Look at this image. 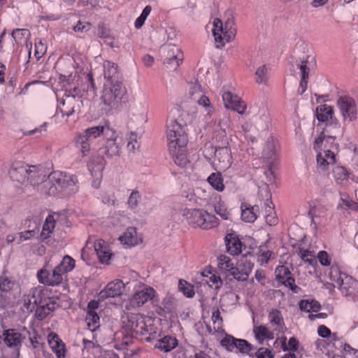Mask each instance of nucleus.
Returning a JSON list of instances; mask_svg holds the SVG:
<instances>
[{
	"label": "nucleus",
	"mask_w": 358,
	"mask_h": 358,
	"mask_svg": "<svg viewBox=\"0 0 358 358\" xmlns=\"http://www.w3.org/2000/svg\"><path fill=\"white\" fill-rule=\"evenodd\" d=\"M141 199V195L140 192L137 190L132 191L127 200L128 207L131 209L136 208Z\"/></svg>",
	"instance_id": "55"
},
{
	"label": "nucleus",
	"mask_w": 358,
	"mask_h": 358,
	"mask_svg": "<svg viewBox=\"0 0 358 358\" xmlns=\"http://www.w3.org/2000/svg\"><path fill=\"white\" fill-rule=\"evenodd\" d=\"M253 264L248 260L241 261L237 263L234 269L229 274L239 281L247 280L250 274Z\"/></svg>",
	"instance_id": "25"
},
{
	"label": "nucleus",
	"mask_w": 358,
	"mask_h": 358,
	"mask_svg": "<svg viewBox=\"0 0 358 358\" xmlns=\"http://www.w3.org/2000/svg\"><path fill=\"white\" fill-rule=\"evenodd\" d=\"M76 266L75 260L70 256L66 255L64 257L61 263L57 266L60 268L62 275L71 271Z\"/></svg>",
	"instance_id": "46"
},
{
	"label": "nucleus",
	"mask_w": 358,
	"mask_h": 358,
	"mask_svg": "<svg viewBox=\"0 0 358 358\" xmlns=\"http://www.w3.org/2000/svg\"><path fill=\"white\" fill-rule=\"evenodd\" d=\"M178 345L176 338L171 336H165L159 339L155 345V348L164 352H169L176 348Z\"/></svg>",
	"instance_id": "33"
},
{
	"label": "nucleus",
	"mask_w": 358,
	"mask_h": 358,
	"mask_svg": "<svg viewBox=\"0 0 358 358\" xmlns=\"http://www.w3.org/2000/svg\"><path fill=\"white\" fill-rule=\"evenodd\" d=\"M152 11V7L150 5L146 6L143 10L141 14L136 18L134 22V27L136 29H141L145 23L148 15Z\"/></svg>",
	"instance_id": "53"
},
{
	"label": "nucleus",
	"mask_w": 358,
	"mask_h": 358,
	"mask_svg": "<svg viewBox=\"0 0 358 358\" xmlns=\"http://www.w3.org/2000/svg\"><path fill=\"white\" fill-rule=\"evenodd\" d=\"M76 144V147L82 153L83 157H85L89 155L91 148V142L90 140L82 133L77 136Z\"/></svg>",
	"instance_id": "40"
},
{
	"label": "nucleus",
	"mask_w": 358,
	"mask_h": 358,
	"mask_svg": "<svg viewBox=\"0 0 358 358\" xmlns=\"http://www.w3.org/2000/svg\"><path fill=\"white\" fill-rule=\"evenodd\" d=\"M79 189L77 176L66 172L54 171L49 176L43 187V192L49 196L60 194H71Z\"/></svg>",
	"instance_id": "3"
},
{
	"label": "nucleus",
	"mask_w": 358,
	"mask_h": 358,
	"mask_svg": "<svg viewBox=\"0 0 358 358\" xmlns=\"http://www.w3.org/2000/svg\"><path fill=\"white\" fill-rule=\"evenodd\" d=\"M124 326L132 336L141 341H150L157 334L154 319L140 313H129L123 321Z\"/></svg>",
	"instance_id": "4"
},
{
	"label": "nucleus",
	"mask_w": 358,
	"mask_h": 358,
	"mask_svg": "<svg viewBox=\"0 0 358 358\" xmlns=\"http://www.w3.org/2000/svg\"><path fill=\"white\" fill-rule=\"evenodd\" d=\"M24 175V185H30L33 187L44 182L46 174L44 168L41 166H27Z\"/></svg>",
	"instance_id": "13"
},
{
	"label": "nucleus",
	"mask_w": 358,
	"mask_h": 358,
	"mask_svg": "<svg viewBox=\"0 0 358 358\" xmlns=\"http://www.w3.org/2000/svg\"><path fill=\"white\" fill-rule=\"evenodd\" d=\"M259 208L258 206H251L249 203L241 204V219L246 222H254L257 218V213Z\"/></svg>",
	"instance_id": "32"
},
{
	"label": "nucleus",
	"mask_w": 358,
	"mask_h": 358,
	"mask_svg": "<svg viewBox=\"0 0 358 358\" xmlns=\"http://www.w3.org/2000/svg\"><path fill=\"white\" fill-rule=\"evenodd\" d=\"M333 176L336 182L341 185L344 181L348 180L349 173L345 167L337 166L333 170Z\"/></svg>",
	"instance_id": "47"
},
{
	"label": "nucleus",
	"mask_w": 358,
	"mask_h": 358,
	"mask_svg": "<svg viewBox=\"0 0 358 358\" xmlns=\"http://www.w3.org/2000/svg\"><path fill=\"white\" fill-rule=\"evenodd\" d=\"M55 217H58L59 215L53 213L46 217L41 234V238L46 239L53 233L56 224Z\"/></svg>",
	"instance_id": "35"
},
{
	"label": "nucleus",
	"mask_w": 358,
	"mask_h": 358,
	"mask_svg": "<svg viewBox=\"0 0 358 358\" xmlns=\"http://www.w3.org/2000/svg\"><path fill=\"white\" fill-rule=\"evenodd\" d=\"M94 250L101 264H110L113 253L108 242L103 239H97L94 243Z\"/></svg>",
	"instance_id": "19"
},
{
	"label": "nucleus",
	"mask_w": 358,
	"mask_h": 358,
	"mask_svg": "<svg viewBox=\"0 0 358 358\" xmlns=\"http://www.w3.org/2000/svg\"><path fill=\"white\" fill-rule=\"evenodd\" d=\"M253 333L259 343H263L266 340H272L274 338L273 333L265 325L255 326Z\"/></svg>",
	"instance_id": "38"
},
{
	"label": "nucleus",
	"mask_w": 358,
	"mask_h": 358,
	"mask_svg": "<svg viewBox=\"0 0 358 358\" xmlns=\"http://www.w3.org/2000/svg\"><path fill=\"white\" fill-rule=\"evenodd\" d=\"M220 343L223 348L230 352L250 354L252 350V345L246 340L236 338L231 335H227L221 340Z\"/></svg>",
	"instance_id": "12"
},
{
	"label": "nucleus",
	"mask_w": 358,
	"mask_h": 358,
	"mask_svg": "<svg viewBox=\"0 0 358 358\" xmlns=\"http://www.w3.org/2000/svg\"><path fill=\"white\" fill-rule=\"evenodd\" d=\"M48 343L57 358H64L66 356L65 345L57 334L50 333L48 335Z\"/></svg>",
	"instance_id": "28"
},
{
	"label": "nucleus",
	"mask_w": 358,
	"mask_h": 358,
	"mask_svg": "<svg viewBox=\"0 0 358 358\" xmlns=\"http://www.w3.org/2000/svg\"><path fill=\"white\" fill-rule=\"evenodd\" d=\"M298 255L305 262H308L310 265H313L316 262L315 256L313 251H310L302 248H299L296 250Z\"/></svg>",
	"instance_id": "51"
},
{
	"label": "nucleus",
	"mask_w": 358,
	"mask_h": 358,
	"mask_svg": "<svg viewBox=\"0 0 358 358\" xmlns=\"http://www.w3.org/2000/svg\"><path fill=\"white\" fill-rule=\"evenodd\" d=\"M337 105L344 122H351L357 117V108L353 98L344 96L337 101Z\"/></svg>",
	"instance_id": "11"
},
{
	"label": "nucleus",
	"mask_w": 358,
	"mask_h": 358,
	"mask_svg": "<svg viewBox=\"0 0 358 358\" xmlns=\"http://www.w3.org/2000/svg\"><path fill=\"white\" fill-rule=\"evenodd\" d=\"M77 103L78 99L75 96L65 95L58 101L55 117L59 118L60 116L67 121V118L74 113V108Z\"/></svg>",
	"instance_id": "14"
},
{
	"label": "nucleus",
	"mask_w": 358,
	"mask_h": 358,
	"mask_svg": "<svg viewBox=\"0 0 358 358\" xmlns=\"http://www.w3.org/2000/svg\"><path fill=\"white\" fill-rule=\"evenodd\" d=\"M122 244L134 247L142 243V238L138 235L135 227H128L119 238Z\"/></svg>",
	"instance_id": "27"
},
{
	"label": "nucleus",
	"mask_w": 358,
	"mask_h": 358,
	"mask_svg": "<svg viewBox=\"0 0 358 358\" xmlns=\"http://www.w3.org/2000/svg\"><path fill=\"white\" fill-rule=\"evenodd\" d=\"M127 90L121 82H104L101 96V102L109 107H117L126 95Z\"/></svg>",
	"instance_id": "8"
},
{
	"label": "nucleus",
	"mask_w": 358,
	"mask_h": 358,
	"mask_svg": "<svg viewBox=\"0 0 358 358\" xmlns=\"http://www.w3.org/2000/svg\"><path fill=\"white\" fill-rule=\"evenodd\" d=\"M103 66V77L105 82H120L118 80V69L117 65L110 61H104Z\"/></svg>",
	"instance_id": "31"
},
{
	"label": "nucleus",
	"mask_w": 358,
	"mask_h": 358,
	"mask_svg": "<svg viewBox=\"0 0 358 358\" xmlns=\"http://www.w3.org/2000/svg\"><path fill=\"white\" fill-rule=\"evenodd\" d=\"M329 132L326 129L315 140L313 148L317 152V169L326 171L330 165L336 163L335 152L338 150V144L335 143L336 136H325L324 132Z\"/></svg>",
	"instance_id": "5"
},
{
	"label": "nucleus",
	"mask_w": 358,
	"mask_h": 358,
	"mask_svg": "<svg viewBox=\"0 0 358 358\" xmlns=\"http://www.w3.org/2000/svg\"><path fill=\"white\" fill-rule=\"evenodd\" d=\"M224 242L227 252L231 255H240L243 249H245V245L241 241L238 236L234 233H229L225 236Z\"/></svg>",
	"instance_id": "23"
},
{
	"label": "nucleus",
	"mask_w": 358,
	"mask_h": 358,
	"mask_svg": "<svg viewBox=\"0 0 358 358\" xmlns=\"http://www.w3.org/2000/svg\"><path fill=\"white\" fill-rule=\"evenodd\" d=\"M215 211L223 220H227L231 219L230 211L222 204L218 203L215 205Z\"/></svg>",
	"instance_id": "60"
},
{
	"label": "nucleus",
	"mask_w": 358,
	"mask_h": 358,
	"mask_svg": "<svg viewBox=\"0 0 358 358\" xmlns=\"http://www.w3.org/2000/svg\"><path fill=\"white\" fill-rule=\"evenodd\" d=\"M204 94L202 87L198 83H192L189 90V94L192 100L196 101L199 97Z\"/></svg>",
	"instance_id": "56"
},
{
	"label": "nucleus",
	"mask_w": 358,
	"mask_h": 358,
	"mask_svg": "<svg viewBox=\"0 0 358 358\" xmlns=\"http://www.w3.org/2000/svg\"><path fill=\"white\" fill-rule=\"evenodd\" d=\"M47 131V123L45 122L42 125L38 127H36L34 129L24 131V136H31V135H36V137L41 136L43 134Z\"/></svg>",
	"instance_id": "62"
},
{
	"label": "nucleus",
	"mask_w": 358,
	"mask_h": 358,
	"mask_svg": "<svg viewBox=\"0 0 358 358\" xmlns=\"http://www.w3.org/2000/svg\"><path fill=\"white\" fill-rule=\"evenodd\" d=\"M215 161L217 162V166L220 169H227L232 164L231 152L229 147H221L215 150Z\"/></svg>",
	"instance_id": "26"
},
{
	"label": "nucleus",
	"mask_w": 358,
	"mask_h": 358,
	"mask_svg": "<svg viewBox=\"0 0 358 358\" xmlns=\"http://www.w3.org/2000/svg\"><path fill=\"white\" fill-rule=\"evenodd\" d=\"M334 115V109L331 106L322 104L316 108L317 118L320 122H329L330 126L339 129L340 124Z\"/></svg>",
	"instance_id": "20"
},
{
	"label": "nucleus",
	"mask_w": 358,
	"mask_h": 358,
	"mask_svg": "<svg viewBox=\"0 0 358 358\" xmlns=\"http://www.w3.org/2000/svg\"><path fill=\"white\" fill-rule=\"evenodd\" d=\"M9 176L13 181H15L17 184L21 183L22 179V164L21 162H15L13 163L10 170Z\"/></svg>",
	"instance_id": "45"
},
{
	"label": "nucleus",
	"mask_w": 358,
	"mask_h": 358,
	"mask_svg": "<svg viewBox=\"0 0 358 358\" xmlns=\"http://www.w3.org/2000/svg\"><path fill=\"white\" fill-rule=\"evenodd\" d=\"M274 258V253L265 248H261L257 253V260L261 266L266 265L269 260Z\"/></svg>",
	"instance_id": "50"
},
{
	"label": "nucleus",
	"mask_w": 358,
	"mask_h": 358,
	"mask_svg": "<svg viewBox=\"0 0 358 358\" xmlns=\"http://www.w3.org/2000/svg\"><path fill=\"white\" fill-rule=\"evenodd\" d=\"M168 149L176 164L185 167L189 163L187 145V134L184 125L171 120L167 127Z\"/></svg>",
	"instance_id": "2"
},
{
	"label": "nucleus",
	"mask_w": 358,
	"mask_h": 358,
	"mask_svg": "<svg viewBox=\"0 0 358 358\" xmlns=\"http://www.w3.org/2000/svg\"><path fill=\"white\" fill-rule=\"evenodd\" d=\"M127 148L129 152H134L140 148V143L136 133L133 131L129 133L127 137Z\"/></svg>",
	"instance_id": "52"
},
{
	"label": "nucleus",
	"mask_w": 358,
	"mask_h": 358,
	"mask_svg": "<svg viewBox=\"0 0 358 358\" xmlns=\"http://www.w3.org/2000/svg\"><path fill=\"white\" fill-rule=\"evenodd\" d=\"M4 343L9 347L16 346L21 342V334L16 333L13 329L6 330L3 333Z\"/></svg>",
	"instance_id": "43"
},
{
	"label": "nucleus",
	"mask_w": 358,
	"mask_h": 358,
	"mask_svg": "<svg viewBox=\"0 0 358 358\" xmlns=\"http://www.w3.org/2000/svg\"><path fill=\"white\" fill-rule=\"evenodd\" d=\"M178 288L187 297H193L195 294L193 287L185 280H180L179 281Z\"/></svg>",
	"instance_id": "57"
},
{
	"label": "nucleus",
	"mask_w": 358,
	"mask_h": 358,
	"mask_svg": "<svg viewBox=\"0 0 358 358\" xmlns=\"http://www.w3.org/2000/svg\"><path fill=\"white\" fill-rule=\"evenodd\" d=\"M235 18L230 15L222 21L215 18L213 21L212 33L214 37L215 48L222 49L227 43L231 42L236 35Z\"/></svg>",
	"instance_id": "6"
},
{
	"label": "nucleus",
	"mask_w": 358,
	"mask_h": 358,
	"mask_svg": "<svg viewBox=\"0 0 358 358\" xmlns=\"http://www.w3.org/2000/svg\"><path fill=\"white\" fill-rule=\"evenodd\" d=\"M14 291L20 293V285L13 280L8 276L2 275L0 276V297L3 296V293L10 292L12 294Z\"/></svg>",
	"instance_id": "30"
},
{
	"label": "nucleus",
	"mask_w": 358,
	"mask_h": 358,
	"mask_svg": "<svg viewBox=\"0 0 358 358\" xmlns=\"http://www.w3.org/2000/svg\"><path fill=\"white\" fill-rule=\"evenodd\" d=\"M345 343V341L343 336H339L336 332L333 333L331 338L329 340V353L338 355L343 350Z\"/></svg>",
	"instance_id": "37"
},
{
	"label": "nucleus",
	"mask_w": 358,
	"mask_h": 358,
	"mask_svg": "<svg viewBox=\"0 0 358 358\" xmlns=\"http://www.w3.org/2000/svg\"><path fill=\"white\" fill-rule=\"evenodd\" d=\"M37 278L41 283L50 286H57L63 281V275L60 268L55 267L52 271L45 268L39 270L37 273Z\"/></svg>",
	"instance_id": "15"
},
{
	"label": "nucleus",
	"mask_w": 358,
	"mask_h": 358,
	"mask_svg": "<svg viewBox=\"0 0 358 358\" xmlns=\"http://www.w3.org/2000/svg\"><path fill=\"white\" fill-rule=\"evenodd\" d=\"M213 328L215 331L219 332L222 329V318L219 309L215 310L212 313Z\"/></svg>",
	"instance_id": "59"
},
{
	"label": "nucleus",
	"mask_w": 358,
	"mask_h": 358,
	"mask_svg": "<svg viewBox=\"0 0 358 358\" xmlns=\"http://www.w3.org/2000/svg\"><path fill=\"white\" fill-rule=\"evenodd\" d=\"M164 50L166 52L164 65L170 70H176L182 60V52L176 46L168 47Z\"/></svg>",
	"instance_id": "22"
},
{
	"label": "nucleus",
	"mask_w": 358,
	"mask_h": 358,
	"mask_svg": "<svg viewBox=\"0 0 358 358\" xmlns=\"http://www.w3.org/2000/svg\"><path fill=\"white\" fill-rule=\"evenodd\" d=\"M112 135L105 136L103 138V146L101 148L102 153L108 157L118 156L120 153V145L117 142L118 134L117 131L113 127Z\"/></svg>",
	"instance_id": "16"
},
{
	"label": "nucleus",
	"mask_w": 358,
	"mask_h": 358,
	"mask_svg": "<svg viewBox=\"0 0 358 358\" xmlns=\"http://www.w3.org/2000/svg\"><path fill=\"white\" fill-rule=\"evenodd\" d=\"M88 329L94 331L100 326V318L97 313L87 312L85 318Z\"/></svg>",
	"instance_id": "48"
},
{
	"label": "nucleus",
	"mask_w": 358,
	"mask_h": 358,
	"mask_svg": "<svg viewBox=\"0 0 358 358\" xmlns=\"http://www.w3.org/2000/svg\"><path fill=\"white\" fill-rule=\"evenodd\" d=\"M183 216L187 224L194 228L210 229L218 226V219L203 209H185Z\"/></svg>",
	"instance_id": "7"
},
{
	"label": "nucleus",
	"mask_w": 358,
	"mask_h": 358,
	"mask_svg": "<svg viewBox=\"0 0 358 358\" xmlns=\"http://www.w3.org/2000/svg\"><path fill=\"white\" fill-rule=\"evenodd\" d=\"M268 70L266 65L259 66L256 72V82L259 84H266L268 80Z\"/></svg>",
	"instance_id": "54"
},
{
	"label": "nucleus",
	"mask_w": 358,
	"mask_h": 358,
	"mask_svg": "<svg viewBox=\"0 0 358 358\" xmlns=\"http://www.w3.org/2000/svg\"><path fill=\"white\" fill-rule=\"evenodd\" d=\"M308 61H302L300 64L298 65V69L300 70L301 73V81L298 89V94L301 95L307 90L308 79L309 77L310 69L307 66Z\"/></svg>",
	"instance_id": "34"
},
{
	"label": "nucleus",
	"mask_w": 358,
	"mask_h": 358,
	"mask_svg": "<svg viewBox=\"0 0 358 358\" xmlns=\"http://www.w3.org/2000/svg\"><path fill=\"white\" fill-rule=\"evenodd\" d=\"M339 354L345 357L346 358L351 356H353L355 358H358V350L351 347L346 342L343 345V350Z\"/></svg>",
	"instance_id": "61"
},
{
	"label": "nucleus",
	"mask_w": 358,
	"mask_h": 358,
	"mask_svg": "<svg viewBox=\"0 0 358 358\" xmlns=\"http://www.w3.org/2000/svg\"><path fill=\"white\" fill-rule=\"evenodd\" d=\"M210 186L218 192H222L224 189V184L222 176L220 172L212 173L207 179Z\"/></svg>",
	"instance_id": "41"
},
{
	"label": "nucleus",
	"mask_w": 358,
	"mask_h": 358,
	"mask_svg": "<svg viewBox=\"0 0 358 358\" xmlns=\"http://www.w3.org/2000/svg\"><path fill=\"white\" fill-rule=\"evenodd\" d=\"M217 262L218 268L221 271L227 272L229 274L236 266L232 259L225 255H220L217 258Z\"/></svg>",
	"instance_id": "44"
},
{
	"label": "nucleus",
	"mask_w": 358,
	"mask_h": 358,
	"mask_svg": "<svg viewBox=\"0 0 358 358\" xmlns=\"http://www.w3.org/2000/svg\"><path fill=\"white\" fill-rule=\"evenodd\" d=\"M203 281L209 285L211 288L218 289L222 285V280L220 275L214 271L205 270L202 273Z\"/></svg>",
	"instance_id": "36"
},
{
	"label": "nucleus",
	"mask_w": 358,
	"mask_h": 358,
	"mask_svg": "<svg viewBox=\"0 0 358 358\" xmlns=\"http://www.w3.org/2000/svg\"><path fill=\"white\" fill-rule=\"evenodd\" d=\"M125 289L124 283L119 279L108 282L98 294L99 300L103 301L108 298L120 296Z\"/></svg>",
	"instance_id": "17"
},
{
	"label": "nucleus",
	"mask_w": 358,
	"mask_h": 358,
	"mask_svg": "<svg viewBox=\"0 0 358 358\" xmlns=\"http://www.w3.org/2000/svg\"><path fill=\"white\" fill-rule=\"evenodd\" d=\"M91 166H92L91 164H90L88 166L89 170L91 171L92 176L94 178H96V179L94 180H93V182H92V186L95 188H99L100 186V184H101V178H102V172L101 171L103 170V168L101 166H99L98 169L99 171L94 173L93 170L91 168Z\"/></svg>",
	"instance_id": "63"
},
{
	"label": "nucleus",
	"mask_w": 358,
	"mask_h": 358,
	"mask_svg": "<svg viewBox=\"0 0 358 358\" xmlns=\"http://www.w3.org/2000/svg\"><path fill=\"white\" fill-rule=\"evenodd\" d=\"M222 100L226 108L236 111L241 115L245 113L247 105L236 94L231 92H225L222 94Z\"/></svg>",
	"instance_id": "18"
},
{
	"label": "nucleus",
	"mask_w": 358,
	"mask_h": 358,
	"mask_svg": "<svg viewBox=\"0 0 358 358\" xmlns=\"http://www.w3.org/2000/svg\"><path fill=\"white\" fill-rule=\"evenodd\" d=\"M113 127L107 121L104 122L103 124H100L97 126L91 127L87 128L82 133L90 140L92 138H96L98 137H102L103 138L105 136H111Z\"/></svg>",
	"instance_id": "21"
},
{
	"label": "nucleus",
	"mask_w": 358,
	"mask_h": 358,
	"mask_svg": "<svg viewBox=\"0 0 358 358\" xmlns=\"http://www.w3.org/2000/svg\"><path fill=\"white\" fill-rule=\"evenodd\" d=\"M29 222L27 226L28 229H27L24 232V239H29L31 237L35 236L39 231V223H40V217L39 216H35L33 217L32 220H29L28 218L26 220L24 224H27Z\"/></svg>",
	"instance_id": "39"
},
{
	"label": "nucleus",
	"mask_w": 358,
	"mask_h": 358,
	"mask_svg": "<svg viewBox=\"0 0 358 358\" xmlns=\"http://www.w3.org/2000/svg\"><path fill=\"white\" fill-rule=\"evenodd\" d=\"M331 280L334 282L341 293L345 296H351L358 291V282L352 276L342 273L338 268L331 266L329 272Z\"/></svg>",
	"instance_id": "9"
},
{
	"label": "nucleus",
	"mask_w": 358,
	"mask_h": 358,
	"mask_svg": "<svg viewBox=\"0 0 358 358\" xmlns=\"http://www.w3.org/2000/svg\"><path fill=\"white\" fill-rule=\"evenodd\" d=\"M58 306L59 298L48 287H34L29 294L24 295V308L29 312L35 310V317L38 320H44Z\"/></svg>",
	"instance_id": "1"
},
{
	"label": "nucleus",
	"mask_w": 358,
	"mask_h": 358,
	"mask_svg": "<svg viewBox=\"0 0 358 358\" xmlns=\"http://www.w3.org/2000/svg\"><path fill=\"white\" fill-rule=\"evenodd\" d=\"M300 343L299 341L295 337H291L288 343L285 342L282 343V348L283 351H292L297 352L299 348Z\"/></svg>",
	"instance_id": "58"
},
{
	"label": "nucleus",
	"mask_w": 358,
	"mask_h": 358,
	"mask_svg": "<svg viewBox=\"0 0 358 358\" xmlns=\"http://www.w3.org/2000/svg\"><path fill=\"white\" fill-rule=\"evenodd\" d=\"M314 303L313 302H310L307 300H301L299 302V308L301 310L310 313L311 311L313 312H317L319 310V306H317L316 308H314L313 305Z\"/></svg>",
	"instance_id": "64"
},
{
	"label": "nucleus",
	"mask_w": 358,
	"mask_h": 358,
	"mask_svg": "<svg viewBox=\"0 0 358 358\" xmlns=\"http://www.w3.org/2000/svg\"><path fill=\"white\" fill-rule=\"evenodd\" d=\"M278 143L272 138L271 140H268L264 149V157L267 159H275L278 155Z\"/></svg>",
	"instance_id": "42"
},
{
	"label": "nucleus",
	"mask_w": 358,
	"mask_h": 358,
	"mask_svg": "<svg viewBox=\"0 0 358 358\" xmlns=\"http://www.w3.org/2000/svg\"><path fill=\"white\" fill-rule=\"evenodd\" d=\"M176 303L175 298L172 295L167 294L163 298L161 305L155 306L157 313L160 316L171 313L176 308Z\"/></svg>",
	"instance_id": "29"
},
{
	"label": "nucleus",
	"mask_w": 358,
	"mask_h": 358,
	"mask_svg": "<svg viewBox=\"0 0 358 358\" xmlns=\"http://www.w3.org/2000/svg\"><path fill=\"white\" fill-rule=\"evenodd\" d=\"M268 320L272 325H275L276 329L278 330L281 329L282 326L284 324L283 318L280 310L277 309H273L268 313Z\"/></svg>",
	"instance_id": "49"
},
{
	"label": "nucleus",
	"mask_w": 358,
	"mask_h": 358,
	"mask_svg": "<svg viewBox=\"0 0 358 358\" xmlns=\"http://www.w3.org/2000/svg\"><path fill=\"white\" fill-rule=\"evenodd\" d=\"M276 279L285 286L289 287L293 292H296L298 287L295 285V279L292 277L289 268L284 266H278L275 268Z\"/></svg>",
	"instance_id": "24"
},
{
	"label": "nucleus",
	"mask_w": 358,
	"mask_h": 358,
	"mask_svg": "<svg viewBox=\"0 0 358 358\" xmlns=\"http://www.w3.org/2000/svg\"><path fill=\"white\" fill-rule=\"evenodd\" d=\"M157 294L154 288L150 286H144L141 289L135 291L129 299L125 308L130 310L134 308L142 307L148 301L152 300Z\"/></svg>",
	"instance_id": "10"
}]
</instances>
